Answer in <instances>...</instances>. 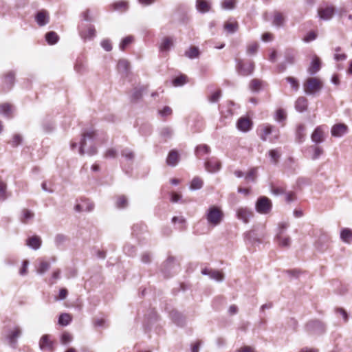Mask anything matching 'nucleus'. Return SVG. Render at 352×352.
Segmentation results:
<instances>
[{
  "label": "nucleus",
  "mask_w": 352,
  "mask_h": 352,
  "mask_svg": "<svg viewBox=\"0 0 352 352\" xmlns=\"http://www.w3.org/2000/svg\"><path fill=\"white\" fill-rule=\"evenodd\" d=\"M258 134L263 141L269 140L270 142H275L280 136L279 130L274 126L269 124H264L257 129Z\"/></svg>",
  "instance_id": "obj_1"
},
{
  "label": "nucleus",
  "mask_w": 352,
  "mask_h": 352,
  "mask_svg": "<svg viewBox=\"0 0 352 352\" xmlns=\"http://www.w3.org/2000/svg\"><path fill=\"white\" fill-rule=\"evenodd\" d=\"M94 137L95 132L92 131L83 134L79 148V153L81 155H83L85 153L94 155L97 153V148L92 145Z\"/></svg>",
  "instance_id": "obj_2"
},
{
  "label": "nucleus",
  "mask_w": 352,
  "mask_h": 352,
  "mask_svg": "<svg viewBox=\"0 0 352 352\" xmlns=\"http://www.w3.org/2000/svg\"><path fill=\"white\" fill-rule=\"evenodd\" d=\"M224 214L221 209L217 206H212L205 213V217L209 226L215 227L221 223Z\"/></svg>",
  "instance_id": "obj_3"
},
{
  "label": "nucleus",
  "mask_w": 352,
  "mask_h": 352,
  "mask_svg": "<svg viewBox=\"0 0 352 352\" xmlns=\"http://www.w3.org/2000/svg\"><path fill=\"white\" fill-rule=\"evenodd\" d=\"M323 86L322 81L318 78H309L303 85L304 91L307 95H314L320 91Z\"/></svg>",
  "instance_id": "obj_4"
},
{
  "label": "nucleus",
  "mask_w": 352,
  "mask_h": 352,
  "mask_svg": "<svg viewBox=\"0 0 352 352\" xmlns=\"http://www.w3.org/2000/svg\"><path fill=\"white\" fill-rule=\"evenodd\" d=\"M272 208V201L268 197L264 196L258 197L255 204L256 212L263 214L270 213Z\"/></svg>",
  "instance_id": "obj_5"
},
{
  "label": "nucleus",
  "mask_w": 352,
  "mask_h": 352,
  "mask_svg": "<svg viewBox=\"0 0 352 352\" xmlns=\"http://www.w3.org/2000/svg\"><path fill=\"white\" fill-rule=\"evenodd\" d=\"M21 335V329L18 326H14L12 328H10L5 333V338L8 342V343L12 347H15L17 338L20 337Z\"/></svg>",
  "instance_id": "obj_6"
},
{
  "label": "nucleus",
  "mask_w": 352,
  "mask_h": 352,
  "mask_svg": "<svg viewBox=\"0 0 352 352\" xmlns=\"http://www.w3.org/2000/svg\"><path fill=\"white\" fill-rule=\"evenodd\" d=\"M236 215L239 220L242 221L244 223H248L253 217L254 212L250 208L241 206L236 209Z\"/></svg>",
  "instance_id": "obj_7"
},
{
  "label": "nucleus",
  "mask_w": 352,
  "mask_h": 352,
  "mask_svg": "<svg viewBox=\"0 0 352 352\" xmlns=\"http://www.w3.org/2000/svg\"><path fill=\"white\" fill-rule=\"evenodd\" d=\"M79 34L85 42L90 41L96 36V30L93 25H89L87 28L82 24L78 27Z\"/></svg>",
  "instance_id": "obj_8"
},
{
  "label": "nucleus",
  "mask_w": 352,
  "mask_h": 352,
  "mask_svg": "<svg viewBox=\"0 0 352 352\" xmlns=\"http://www.w3.org/2000/svg\"><path fill=\"white\" fill-rule=\"evenodd\" d=\"M335 13V8L332 6H321L318 9V15L321 20H330Z\"/></svg>",
  "instance_id": "obj_9"
},
{
  "label": "nucleus",
  "mask_w": 352,
  "mask_h": 352,
  "mask_svg": "<svg viewBox=\"0 0 352 352\" xmlns=\"http://www.w3.org/2000/svg\"><path fill=\"white\" fill-rule=\"evenodd\" d=\"M307 329L311 334H321L324 332V325L318 320H312L307 324Z\"/></svg>",
  "instance_id": "obj_10"
},
{
  "label": "nucleus",
  "mask_w": 352,
  "mask_h": 352,
  "mask_svg": "<svg viewBox=\"0 0 352 352\" xmlns=\"http://www.w3.org/2000/svg\"><path fill=\"white\" fill-rule=\"evenodd\" d=\"M40 349L45 352H52L54 351V342L50 339L49 335L43 336L39 341Z\"/></svg>",
  "instance_id": "obj_11"
},
{
  "label": "nucleus",
  "mask_w": 352,
  "mask_h": 352,
  "mask_svg": "<svg viewBox=\"0 0 352 352\" xmlns=\"http://www.w3.org/2000/svg\"><path fill=\"white\" fill-rule=\"evenodd\" d=\"M254 65L252 63H243L239 61L237 64V71L241 76L250 75L254 71Z\"/></svg>",
  "instance_id": "obj_12"
},
{
  "label": "nucleus",
  "mask_w": 352,
  "mask_h": 352,
  "mask_svg": "<svg viewBox=\"0 0 352 352\" xmlns=\"http://www.w3.org/2000/svg\"><path fill=\"white\" fill-rule=\"evenodd\" d=\"M204 166L208 172L213 173L221 169V164L218 160L210 158L206 161Z\"/></svg>",
  "instance_id": "obj_13"
},
{
  "label": "nucleus",
  "mask_w": 352,
  "mask_h": 352,
  "mask_svg": "<svg viewBox=\"0 0 352 352\" xmlns=\"http://www.w3.org/2000/svg\"><path fill=\"white\" fill-rule=\"evenodd\" d=\"M204 275H208L210 278L217 281H222L224 278L223 274L218 270L204 268L201 270Z\"/></svg>",
  "instance_id": "obj_14"
},
{
  "label": "nucleus",
  "mask_w": 352,
  "mask_h": 352,
  "mask_svg": "<svg viewBox=\"0 0 352 352\" xmlns=\"http://www.w3.org/2000/svg\"><path fill=\"white\" fill-rule=\"evenodd\" d=\"M311 140L316 143L320 144L324 140V134L322 126H317L311 136Z\"/></svg>",
  "instance_id": "obj_15"
},
{
  "label": "nucleus",
  "mask_w": 352,
  "mask_h": 352,
  "mask_svg": "<svg viewBox=\"0 0 352 352\" xmlns=\"http://www.w3.org/2000/svg\"><path fill=\"white\" fill-rule=\"evenodd\" d=\"M348 127L344 124H337L331 128V135L334 137H342L346 133Z\"/></svg>",
  "instance_id": "obj_16"
},
{
  "label": "nucleus",
  "mask_w": 352,
  "mask_h": 352,
  "mask_svg": "<svg viewBox=\"0 0 352 352\" xmlns=\"http://www.w3.org/2000/svg\"><path fill=\"white\" fill-rule=\"evenodd\" d=\"M276 240L278 245L283 248H289L291 245V238L289 236H284L281 230L278 232Z\"/></svg>",
  "instance_id": "obj_17"
},
{
  "label": "nucleus",
  "mask_w": 352,
  "mask_h": 352,
  "mask_svg": "<svg viewBox=\"0 0 352 352\" xmlns=\"http://www.w3.org/2000/svg\"><path fill=\"white\" fill-rule=\"evenodd\" d=\"M179 161V155L176 150H171L166 158V163L170 166H175Z\"/></svg>",
  "instance_id": "obj_18"
},
{
  "label": "nucleus",
  "mask_w": 352,
  "mask_h": 352,
  "mask_svg": "<svg viewBox=\"0 0 352 352\" xmlns=\"http://www.w3.org/2000/svg\"><path fill=\"white\" fill-rule=\"evenodd\" d=\"M14 107L9 103H3L0 104V114L8 118H11L14 112Z\"/></svg>",
  "instance_id": "obj_19"
},
{
  "label": "nucleus",
  "mask_w": 352,
  "mask_h": 352,
  "mask_svg": "<svg viewBox=\"0 0 352 352\" xmlns=\"http://www.w3.org/2000/svg\"><path fill=\"white\" fill-rule=\"evenodd\" d=\"M36 21L40 26L45 25L49 23V17L47 11L41 10L36 15Z\"/></svg>",
  "instance_id": "obj_20"
},
{
  "label": "nucleus",
  "mask_w": 352,
  "mask_h": 352,
  "mask_svg": "<svg viewBox=\"0 0 352 352\" xmlns=\"http://www.w3.org/2000/svg\"><path fill=\"white\" fill-rule=\"evenodd\" d=\"M41 239L38 236H32L26 240V245L32 249L38 250L41 245Z\"/></svg>",
  "instance_id": "obj_21"
},
{
  "label": "nucleus",
  "mask_w": 352,
  "mask_h": 352,
  "mask_svg": "<svg viewBox=\"0 0 352 352\" xmlns=\"http://www.w3.org/2000/svg\"><path fill=\"white\" fill-rule=\"evenodd\" d=\"M252 127L251 121L246 118H241L237 122V128L243 132H247Z\"/></svg>",
  "instance_id": "obj_22"
},
{
  "label": "nucleus",
  "mask_w": 352,
  "mask_h": 352,
  "mask_svg": "<svg viewBox=\"0 0 352 352\" xmlns=\"http://www.w3.org/2000/svg\"><path fill=\"white\" fill-rule=\"evenodd\" d=\"M118 71L123 76H127L129 69V63L126 60L121 59L118 63Z\"/></svg>",
  "instance_id": "obj_23"
},
{
  "label": "nucleus",
  "mask_w": 352,
  "mask_h": 352,
  "mask_svg": "<svg viewBox=\"0 0 352 352\" xmlns=\"http://www.w3.org/2000/svg\"><path fill=\"white\" fill-rule=\"evenodd\" d=\"M308 102L305 97H299L295 102V108L299 112H303L307 109Z\"/></svg>",
  "instance_id": "obj_24"
},
{
  "label": "nucleus",
  "mask_w": 352,
  "mask_h": 352,
  "mask_svg": "<svg viewBox=\"0 0 352 352\" xmlns=\"http://www.w3.org/2000/svg\"><path fill=\"white\" fill-rule=\"evenodd\" d=\"M320 69V61L318 57H315L307 69L308 73L313 76Z\"/></svg>",
  "instance_id": "obj_25"
},
{
  "label": "nucleus",
  "mask_w": 352,
  "mask_h": 352,
  "mask_svg": "<svg viewBox=\"0 0 352 352\" xmlns=\"http://www.w3.org/2000/svg\"><path fill=\"white\" fill-rule=\"evenodd\" d=\"M196 8L201 13L208 12L210 9V4L206 0H197Z\"/></svg>",
  "instance_id": "obj_26"
},
{
  "label": "nucleus",
  "mask_w": 352,
  "mask_h": 352,
  "mask_svg": "<svg viewBox=\"0 0 352 352\" xmlns=\"http://www.w3.org/2000/svg\"><path fill=\"white\" fill-rule=\"evenodd\" d=\"M110 8L113 11H126L128 10L129 5L127 1H120L113 3Z\"/></svg>",
  "instance_id": "obj_27"
},
{
  "label": "nucleus",
  "mask_w": 352,
  "mask_h": 352,
  "mask_svg": "<svg viewBox=\"0 0 352 352\" xmlns=\"http://www.w3.org/2000/svg\"><path fill=\"white\" fill-rule=\"evenodd\" d=\"M285 23V17L284 16L278 12H276L274 14L272 25L276 26V28H280L284 25Z\"/></svg>",
  "instance_id": "obj_28"
},
{
  "label": "nucleus",
  "mask_w": 352,
  "mask_h": 352,
  "mask_svg": "<svg viewBox=\"0 0 352 352\" xmlns=\"http://www.w3.org/2000/svg\"><path fill=\"white\" fill-rule=\"evenodd\" d=\"M174 134V131L170 126H164L161 129L160 131V137L164 139V141H167L172 138Z\"/></svg>",
  "instance_id": "obj_29"
},
{
  "label": "nucleus",
  "mask_w": 352,
  "mask_h": 352,
  "mask_svg": "<svg viewBox=\"0 0 352 352\" xmlns=\"http://www.w3.org/2000/svg\"><path fill=\"white\" fill-rule=\"evenodd\" d=\"M45 39L48 44H55L59 41V36L56 32L51 31L45 34Z\"/></svg>",
  "instance_id": "obj_30"
},
{
  "label": "nucleus",
  "mask_w": 352,
  "mask_h": 352,
  "mask_svg": "<svg viewBox=\"0 0 352 352\" xmlns=\"http://www.w3.org/2000/svg\"><path fill=\"white\" fill-rule=\"evenodd\" d=\"M296 139L298 142H302L305 138V126L303 124L298 126L296 132Z\"/></svg>",
  "instance_id": "obj_31"
},
{
  "label": "nucleus",
  "mask_w": 352,
  "mask_h": 352,
  "mask_svg": "<svg viewBox=\"0 0 352 352\" xmlns=\"http://www.w3.org/2000/svg\"><path fill=\"white\" fill-rule=\"evenodd\" d=\"M340 238L345 243H350L352 240V230L349 228L342 230Z\"/></svg>",
  "instance_id": "obj_32"
},
{
  "label": "nucleus",
  "mask_w": 352,
  "mask_h": 352,
  "mask_svg": "<svg viewBox=\"0 0 352 352\" xmlns=\"http://www.w3.org/2000/svg\"><path fill=\"white\" fill-rule=\"evenodd\" d=\"M14 82V74L12 72H10L4 78V84L6 86L8 90H10L13 86Z\"/></svg>",
  "instance_id": "obj_33"
},
{
  "label": "nucleus",
  "mask_w": 352,
  "mask_h": 352,
  "mask_svg": "<svg viewBox=\"0 0 352 352\" xmlns=\"http://www.w3.org/2000/svg\"><path fill=\"white\" fill-rule=\"evenodd\" d=\"M34 216V214L30 210L23 209L22 210V214L21 217V221L23 223H27L29 220L32 219Z\"/></svg>",
  "instance_id": "obj_34"
},
{
  "label": "nucleus",
  "mask_w": 352,
  "mask_h": 352,
  "mask_svg": "<svg viewBox=\"0 0 352 352\" xmlns=\"http://www.w3.org/2000/svg\"><path fill=\"white\" fill-rule=\"evenodd\" d=\"M50 268V263L45 261H41L38 266L36 268V272L39 274H45L49 269Z\"/></svg>",
  "instance_id": "obj_35"
},
{
  "label": "nucleus",
  "mask_w": 352,
  "mask_h": 352,
  "mask_svg": "<svg viewBox=\"0 0 352 352\" xmlns=\"http://www.w3.org/2000/svg\"><path fill=\"white\" fill-rule=\"evenodd\" d=\"M263 82L258 79H253L251 80L249 87L252 91L257 92L262 88Z\"/></svg>",
  "instance_id": "obj_36"
},
{
  "label": "nucleus",
  "mask_w": 352,
  "mask_h": 352,
  "mask_svg": "<svg viewBox=\"0 0 352 352\" xmlns=\"http://www.w3.org/2000/svg\"><path fill=\"white\" fill-rule=\"evenodd\" d=\"M210 152V147L206 144H201L197 146L195 150L196 155L199 157Z\"/></svg>",
  "instance_id": "obj_37"
},
{
  "label": "nucleus",
  "mask_w": 352,
  "mask_h": 352,
  "mask_svg": "<svg viewBox=\"0 0 352 352\" xmlns=\"http://www.w3.org/2000/svg\"><path fill=\"white\" fill-rule=\"evenodd\" d=\"M203 184V180L199 177H195L190 183V188L191 190H198L202 188Z\"/></svg>",
  "instance_id": "obj_38"
},
{
  "label": "nucleus",
  "mask_w": 352,
  "mask_h": 352,
  "mask_svg": "<svg viewBox=\"0 0 352 352\" xmlns=\"http://www.w3.org/2000/svg\"><path fill=\"white\" fill-rule=\"evenodd\" d=\"M72 321V317L69 314H62L59 316L58 323L63 326L68 325Z\"/></svg>",
  "instance_id": "obj_39"
},
{
  "label": "nucleus",
  "mask_w": 352,
  "mask_h": 352,
  "mask_svg": "<svg viewBox=\"0 0 352 352\" xmlns=\"http://www.w3.org/2000/svg\"><path fill=\"white\" fill-rule=\"evenodd\" d=\"M199 50L197 47L193 46L190 47L188 50L185 52V55L189 58H195L198 57Z\"/></svg>",
  "instance_id": "obj_40"
},
{
  "label": "nucleus",
  "mask_w": 352,
  "mask_h": 352,
  "mask_svg": "<svg viewBox=\"0 0 352 352\" xmlns=\"http://www.w3.org/2000/svg\"><path fill=\"white\" fill-rule=\"evenodd\" d=\"M172 222L175 224H178V228L183 230L186 227V219L183 217H174L172 219Z\"/></svg>",
  "instance_id": "obj_41"
},
{
  "label": "nucleus",
  "mask_w": 352,
  "mask_h": 352,
  "mask_svg": "<svg viewBox=\"0 0 352 352\" xmlns=\"http://www.w3.org/2000/svg\"><path fill=\"white\" fill-rule=\"evenodd\" d=\"M238 24L236 22H227L224 25V29L228 33H234L237 30Z\"/></svg>",
  "instance_id": "obj_42"
},
{
  "label": "nucleus",
  "mask_w": 352,
  "mask_h": 352,
  "mask_svg": "<svg viewBox=\"0 0 352 352\" xmlns=\"http://www.w3.org/2000/svg\"><path fill=\"white\" fill-rule=\"evenodd\" d=\"M128 206V201L125 196H119L116 201V207L118 208H124Z\"/></svg>",
  "instance_id": "obj_43"
},
{
  "label": "nucleus",
  "mask_w": 352,
  "mask_h": 352,
  "mask_svg": "<svg viewBox=\"0 0 352 352\" xmlns=\"http://www.w3.org/2000/svg\"><path fill=\"white\" fill-rule=\"evenodd\" d=\"M269 156L271 158V162L274 164H276L278 161L280 154L278 149H272L269 151Z\"/></svg>",
  "instance_id": "obj_44"
},
{
  "label": "nucleus",
  "mask_w": 352,
  "mask_h": 352,
  "mask_svg": "<svg viewBox=\"0 0 352 352\" xmlns=\"http://www.w3.org/2000/svg\"><path fill=\"white\" fill-rule=\"evenodd\" d=\"M186 82L187 76L185 75H181L173 80V84L174 86L178 87L184 85Z\"/></svg>",
  "instance_id": "obj_45"
},
{
  "label": "nucleus",
  "mask_w": 352,
  "mask_h": 352,
  "mask_svg": "<svg viewBox=\"0 0 352 352\" xmlns=\"http://www.w3.org/2000/svg\"><path fill=\"white\" fill-rule=\"evenodd\" d=\"M256 176H257V168H252L247 173V175L245 176V179L248 181L255 182Z\"/></svg>",
  "instance_id": "obj_46"
},
{
  "label": "nucleus",
  "mask_w": 352,
  "mask_h": 352,
  "mask_svg": "<svg viewBox=\"0 0 352 352\" xmlns=\"http://www.w3.org/2000/svg\"><path fill=\"white\" fill-rule=\"evenodd\" d=\"M73 340V336L68 332H64L60 338V342L63 344H67Z\"/></svg>",
  "instance_id": "obj_47"
},
{
  "label": "nucleus",
  "mask_w": 352,
  "mask_h": 352,
  "mask_svg": "<svg viewBox=\"0 0 352 352\" xmlns=\"http://www.w3.org/2000/svg\"><path fill=\"white\" fill-rule=\"evenodd\" d=\"M286 81L290 84L291 87L295 90L297 91L299 89V82L297 79L294 77H287L285 78Z\"/></svg>",
  "instance_id": "obj_48"
},
{
  "label": "nucleus",
  "mask_w": 352,
  "mask_h": 352,
  "mask_svg": "<svg viewBox=\"0 0 352 352\" xmlns=\"http://www.w3.org/2000/svg\"><path fill=\"white\" fill-rule=\"evenodd\" d=\"M124 252L129 256H133L135 253V246L131 244H126L123 248Z\"/></svg>",
  "instance_id": "obj_49"
},
{
  "label": "nucleus",
  "mask_w": 352,
  "mask_h": 352,
  "mask_svg": "<svg viewBox=\"0 0 352 352\" xmlns=\"http://www.w3.org/2000/svg\"><path fill=\"white\" fill-rule=\"evenodd\" d=\"M286 118H287V113L285 110H283L282 109L277 110L276 116H275V119L276 121L280 122L282 121H284L286 119Z\"/></svg>",
  "instance_id": "obj_50"
},
{
  "label": "nucleus",
  "mask_w": 352,
  "mask_h": 352,
  "mask_svg": "<svg viewBox=\"0 0 352 352\" xmlns=\"http://www.w3.org/2000/svg\"><path fill=\"white\" fill-rule=\"evenodd\" d=\"M94 208V204L92 203H88L87 206L85 208L84 204H77L75 206V209L78 212L86 210V211H91Z\"/></svg>",
  "instance_id": "obj_51"
},
{
  "label": "nucleus",
  "mask_w": 352,
  "mask_h": 352,
  "mask_svg": "<svg viewBox=\"0 0 352 352\" xmlns=\"http://www.w3.org/2000/svg\"><path fill=\"white\" fill-rule=\"evenodd\" d=\"M235 3V0H225L222 2L221 6L225 10H232L234 8Z\"/></svg>",
  "instance_id": "obj_52"
},
{
  "label": "nucleus",
  "mask_w": 352,
  "mask_h": 352,
  "mask_svg": "<svg viewBox=\"0 0 352 352\" xmlns=\"http://www.w3.org/2000/svg\"><path fill=\"white\" fill-rule=\"evenodd\" d=\"M311 148L314 151V154L311 157V159L314 160L318 159L323 153V149L321 147L312 146Z\"/></svg>",
  "instance_id": "obj_53"
},
{
  "label": "nucleus",
  "mask_w": 352,
  "mask_h": 352,
  "mask_svg": "<svg viewBox=\"0 0 352 352\" xmlns=\"http://www.w3.org/2000/svg\"><path fill=\"white\" fill-rule=\"evenodd\" d=\"M271 191L274 195H281L285 194V188L282 186H272Z\"/></svg>",
  "instance_id": "obj_54"
},
{
  "label": "nucleus",
  "mask_w": 352,
  "mask_h": 352,
  "mask_svg": "<svg viewBox=\"0 0 352 352\" xmlns=\"http://www.w3.org/2000/svg\"><path fill=\"white\" fill-rule=\"evenodd\" d=\"M22 142V137L19 135V134H15L13 138H12V140L10 141V144L12 145V146L13 147H16L17 146H19Z\"/></svg>",
  "instance_id": "obj_55"
},
{
  "label": "nucleus",
  "mask_w": 352,
  "mask_h": 352,
  "mask_svg": "<svg viewBox=\"0 0 352 352\" xmlns=\"http://www.w3.org/2000/svg\"><path fill=\"white\" fill-rule=\"evenodd\" d=\"M255 234L253 231L249 232L245 234V239L250 243H254L255 242L260 243V240L254 236Z\"/></svg>",
  "instance_id": "obj_56"
},
{
  "label": "nucleus",
  "mask_w": 352,
  "mask_h": 352,
  "mask_svg": "<svg viewBox=\"0 0 352 352\" xmlns=\"http://www.w3.org/2000/svg\"><path fill=\"white\" fill-rule=\"evenodd\" d=\"M6 199V184L0 181V200H5Z\"/></svg>",
  "instance_id": "obj_57"
},
{
  "label": "nucleus",
  "mask_w": 352,
  "mask_h": 352,
  "mask_svg": "<svg viewBox=\"0 0 352 352\" xmlns=\"http://www.w3.org/2000/svg\"><path fill=\"white\" fill-rule=\"evenodd\" d=\"M122 155L123 157H124L128 160H133V158H134V153H133V152L131 150L129 149V148L124 149L122 151Z\"/></svg>",
  "instance_id": "obj_58"
},
{
  "label": "nucleus",
  "mask_w": 352,
  "mask_h": 352,
  "mask_svg": "<svg viewBox=\"0 0 352 352\" xmlns=\"http://www.w3.org/2000/svg\"><path fill=\"white\" fill-rule=\"evenodd\" d=\"M221 96V91L219 89L212 94V95L209 97V101L210 102H217L219 100Z\"/></svg>",
  "instance_id": "obj_59"
},
{
  "label": "nucleus",
  "mask_w": 352,
  "mask_h": 352,
  "mask_svg": "<svg viewBox=\"0 0 352 352\" xmlns=\"http://www.w3.org/2000/svg\"><path fill=\"white\" fill-rule=\"evenodd\" d=\"M145 87H140L138 88H135L133 94V98L134 100H138L141 98L142 92L144 91Z\"/></svg>",
  "instance_id": "obj_60"
},
{
  "label": "nucleus",
  "mask_w": 352,
  "mask_h": 352,
  "mask_svg": "<svg viewBox=\"0 0 352 352\" xmlns=\"http://www.w3.org/2000/svg\"><path fill=\"white\" fill-rule=\"evenodd\" d=\"M340 47L336 49V53L334 54V58L337 61L344 60L346 59V56L344 53H340Z\"/></svg>",
  "instance_id": "obj_61"
},
{
  "label": "nucleus",
  "mask_w": 352,
  "mask_h": 352,
  "mask_svg": "<svg viewBox=\"0 0 352 352\" xmlns=\"http://www.w3.org/2000/svg\"><path fill=\"white\" fill-rule=\"evenodd\" d=\"M66 240V236L63 234H58L54 238V242L56 245H60L63 244Z\"/></svg>",
  "instance_id": "obj_62"
},
{
  "label": "nucleus",
  "mask_w": 352,
  "mask_h": 352,
  "mask_svg": "<svg viewBox=\"0 0 352 352\" xmlns=\"http://www.w3.org/2000/svg\"><path fill=\"white\" fill-rule=\"evenodd\" d=\"M145 229V226L142 224V223H140V224H135L133 228H132V230H133V234H135L136 236H138L139 234V232L138 230H140V231H142Z\"/></svg>",
  "instance_id": "obj_63"
},
{
  "label": "nucleus",
  "mask_w": 352,
  "mask_h": 352,
  "mask_svg": "<svg viewBox=\"0 0 352 352\" xmlns=\"http://www.w3.org/2000/svg\"><path fill=\"white\" fill-rule=\"evenodd\" d=\"M236 352H256L254 348L250 346H243L236 351Z\"/></svg>",
  "instance_id": "obj_64"
}]
</instances>
